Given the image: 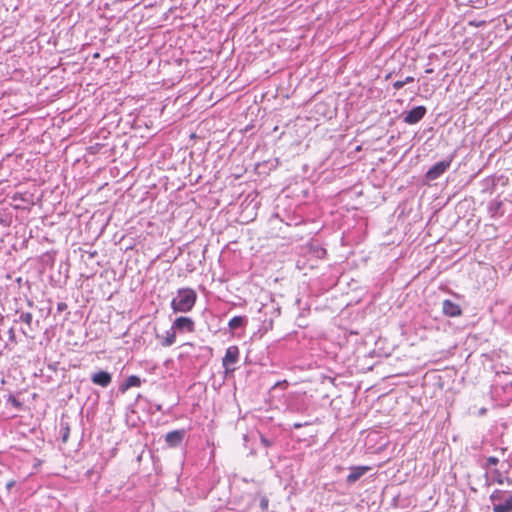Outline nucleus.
<instances>
[{"label":"nucleus","instance_id":"7ed1b4c3","mask_svg":"<svg viewBox=\"0 0 512 512\" xmlns=\"http://www.w3.org/2000/svg\"><path fill=\"white\" fill-rule=\"evenodd\" d=\"M15 323L22 322L25 324V327L21 328V333L28 339H35V333L39 326V321H35L33 323V315L30 312H21L19 314L18 319L14 320Z\"/></svg>","mask_w":512,"mask_h":512},{"label":"nucleus","instance_id":"b1692460","mask_svg":"<svg viewBox=\"0 0 512 512\" xmlns=\"http://www.w3.org/2000/svg\"><path fill=\"white\" fill-rule=\"evenodd\" d=\"M15 481L14 480H10L6 483V488L7 490H10L14 485H15Z\"/></svg>","mask_w":512,"mask_h":512},{"label":"nucleus","instance_id":"20e7f679","mask_svg":"<svg viewBox=\"0 0 512 512\" xmlns=\"http://www.w3.org/2000/svg\"><path fill=\"white\" fill-rule=\"evenodd\" d=\"M453 156H450L446 160H442L434 164L425 174L427 181H434L443 175L447 169L451 166Z\"/></svg>","mask_w":512,"mask_h":512},{"label":"nucleus","instance_id":"423d86ee","mask_svg":"<svg viewBox=\"0 0 512 512\" xmlns=\"http://www.w3.org/2000/svg\"><path fill=\"white\" fill-rule=\"evenodd\" d=\"M239 354V348L237 346H230L226 349L225 356L222 359V365L227 372L234 370L232 366L238 362Z\"/></svg>","mask_w":512,"mask_h":512},{"label":"nucleus","instance_id":"9d476101","mask_svg":"<svg viewBox=\"0 0 512 512\" xmlns=\"http://www.w3.org/2000/svg\"><path fill=\"white\" fill-rule=\"evenodd\" d=\"M442 312L448 317H458L462 314L461 307L450 299H445L442 303Z\"/></svg>","mask_w":512,"mask_h":512},{"label":"nucleus","instance_id":"412c9836","mask_svg":"<svg viewBox=\"0 0 512 512\" xmlns=\"http://www.w3.org/2000/svg\"><path fill=\"white\" fill-rule=\"evenodd\" d=\"M268 503V499L266 497H262V499L260 500V508L262 509V511H267Z\"/></svg>","mask_w":512,"mask_h":512},{"label":"nucleus","instance_id":"6e6552de","mask_svg":"<svg viewBox=\"0 0 512 512\" xmlns=\"http://www.w3.org/2000/svg\"><path fill=\"white\" fill-rule=\"evenodd\" d=\"M91 381L95 385L106 388L112 382V375L107 371L100 370L91 375Z\"/></svg>","mask_w":512,"mask_h":512},{"label":"nucleus","instance_id":"f8f14e48","mask_svg":"<svg viewBox=\"0 0 512 512\" xmlns=\"http://www.w3.org/2000/svg\"><path fill=\"white\" fill-rule=\"evenodd\" d=\"M142 381L140 377L136 375L129 376L124 383H122L119 386V390L122 393H125L128 389L132 387H139L141 385Z\"/></svg>","mask_w":512,"mask_h":512},{"label":"nucleus","instance_id":"aec40b11","mask_svg":"<svg viewBox=\"0 0 512 512\" xmlns=\"http://www.w3.org/2000/svg\"><path fill=\"white\" fill-rule=\"evenodd\" d=\"M260 442L264 447H270L273 444V442L266 438L264 435H260Z\"/></svg>","mask_w":512,"mask_h":512},{"label":"nucleus","instance_id":"a878e982","mask_svg":"<svg viewBox=\"0 0 512 512\" xmlns=\"http://www.w3.org/2000/svg\"><path fill=\"white\" fill-rule=\"evenodd\" d=\"M302 426H303V425H302L301 423H295V424L293 425V427H294L295 429L301 428Z\"/></svg>","mask_w":512,"mask_h":512},{"label":"nucleus","instance_id":"1a4fd4ad","mask_svg":"<svg viewBox=\"0 0 512 512\" xmlns=\"http://www.w3.org/2000/svg\"><path fill=\"white\" fill-rule=\"evenodd\" d=\"M371 468L369 466L350 467V473L346 477V483L352 485L365 475Z\"/></svg>","mask_w":512,"mask_h":512},{"label":"nucleus","instance_id":"f03ea898","mask_svg":"<svg viewBox=\"0 0 512 512\" xmlns=\"http://www.w3.org/2000/svg\"><path fill=\"white\" fill-rule=\"evenodd\" d=\"M489 500L493 512H512V490L495 489Z\"/></svg>","mask_w":512,"mask_h":512},{"label":"nucleus","instance_id":"0eeeda50","mask_svg":"<svg viewBox=\"0 0 512 512\" xmlns=\"http://www.w3.org/2000/svg\"><path fill=\"white\" fill-rule=\"evenodd\" d=\"M172 329L180 332H194L195 323L190 317L181 316L175 319L172 324Z\"/></svg>","mask_w":512,"mask_h":512},{"label":"nucleus","instance_id":"9b49d317","mask_svg":"<svg viewBox=\"0 0 512 512\" xmlns=\"http://www.w3.org/2000/svg\"><path fill=\"white\" fill-rule=\"evenodd\" d=\"M185 437V430H174L165 435V442L169 447H178Z\"/></svg>","mask_w":512,"mask_h":512},{"label":"nucleus","instance_id":"f3484780","mask_svg":"<svg viewBox=\"0 0 512 512\" xmlns=\"http://www.w3.org/2000/svg\"><path fill=\"white\" fill-rule=\"evenodd\" d=\"M492 481H493L494 483L499 484V485L504 484V476L502 475V473H501L498 469H494V470H493V478H492Z\"/></svg>","mask_w":512,"mask_h":512},{"label":"nucleus","instance_id":"393cba45","mask_svg":"<svg viewBox=\"0 0 512 512\" xmlns=\"http://www.w3.org/2000/svg\"><path fill=\"white\" fill-rule=\"evenodd\" d=\"M507 483L508 485H512V478L506 477L504 478V483Z\"/></svg>","mask_w":512,"mask_h":512},{"label":"nucleus","instance_id":"5701e85b","mask_svg":"<svg viewBox=\"0 0 512 512\" xmlns=\"http://www.w3.org/2000/svg\"><path fill=\"white\" fill-rule=\"evenodd\" d=\"M68 436H69V428L66 427V431L64 432L63 436H62V440L63 442H66L67 439H68Z\"/></svg>","mask_w":512,"mask_h":512},{"label":"nucleus","instance_id":"4468645a","mask_svg":"<svg viewBox=\"0 0 512 512\" xmlns=\"http://www.w3.org/2000/svg\"><path fill=\"white\" fill-rule=\"evenodd\" d=\"M246 324H247L246 316H235L230 319V321L228 323V327L231 330H236V329L244 327Z\"/></svg>","mask_w":512,"mask_h":512},{"label":"nucleus","instance_id":"2eb2a0df","mask_svg":"<svg viewBox=\"0 0 512 512\" xmlns=\"http://www.w3.org/2000/svg\"><path fill=\"white\" fill-rule=\"evenodd\" d=\"M502 202L498 200H493L489 203L488 209L492 216L502 215L501 211Z\"/></svg>","mask_w":512,"mask_h":512},{"label":"nucleus","instance_id":"bb28decb","mask_svg":"<svg viewBox=\"0 0 512 512\" xmlns=\"http://www.w3.org/2000/svg\"><path fill=\"white\" fill-rule=\"evenodd\" d=\"M13 404L16 406L19 405V403L15 399H13Z\"/></svg>","mask_w":512,"mask_h":512},{"label":"nucleus","instance_id":"6ab92c4d","mask_svg":"<svg viewBox=\"0 0 512 512\" xmlns=\"http://www.w3.org/2000/svg\"><path fill=\"white\" fill-rule=\"evenodd\" d=\"M8 336H9V340L13 343V344H17V339H16V334H15V329L14 327H11L8 331Z\"/></svg>","mask_w":512,"mask_h":512},{"label":"nucleus","instance_id":"f257e3e1","mask_svg":"<svg viewBox=\"0 0 512 512\" xmlns=\"http://www.w3.org/2000/svg\"><path fill=\"white\" fill-rule=\"evenodd\" d=\"M197 300V293L192 288H180L171 301V308L175 313H187L192 310Z\"/></svg>","mask_w":512,"mask_h":512},{"label":"nucleus","instance_id":"a211bd4d","mask_svg":"<svg viewBox=\"0 0 512 512\" xmlns=\"http://www.w3.org/2000/svg\"><path fill=\"white\" fill-rule=\"evenodd\" d=\"M499 463V459L495 456H490L486 459V463L484 465V468H488L490 466H495Z\"/></svg>","mask_w":512,"mask_h":512},{"label":"nucleus","instance_id":"ddd939ff","mask_svg":"<svg viewBox=\"0 0 512 512\" xmlns=\"http://www.w3.org/2000/svg\"><path fill=\"white\" fill-rule=\"evenodd\" d=\"M157 338L160 339L161 345L163 347H170L176 342V332L171 328L170 330L166 331L165 336L157 335Z\"/></svg>","mask_w":512,"mask_h":512},{"label":"nucleus","instance_id":"dca6fc26","mask_svg":"<svg viewBox=\"0 0 512 512\" xmlns=\"http://www.w3.org/2000/svg\"><path fill=\"white\" fill-rule=\"evenodd\" d=\"M414 81V78L412 76H408L406 77L404 80H398L396 82L393 83V87L394 89L396 90H400L401 88H403L406 84L408 83H411Z\"/></svg>","mask_w":512,"mask_h":512},{"label":"nucleus","instance_id":"4be33fe9","mask_svg":"<svg viewBox=\"0 0 512 512\" xmlns=\"http://www.w3.org/2000/svg\"><path fill=\"white\" fill-rule=\"evenodd\" d=\"M67 307H68V306H67V304H66L65 302H59V303L57 304V310H58V312H63V311H65V310L67 309Z\"/></svg>","mask_w":512,"mask_h":512},{"label":"nucleus","instance_id":"39448f33","mask_svg":"<svg viewBox=\"0 0 512 512\" xmlns=\"http://www.w3.org/2000/svg\"><path fill=\"white\" fill-rule=\"evenodd\" d=\"M426 113H427L426 107L420 105V106L413 107L409 111H404L401 114V117H402V120L404 123H406L408 125H414V124H417L418 122H420L424 118Z\"/></svg>","mask_w":512,"mask_h":512}]
</instances>
